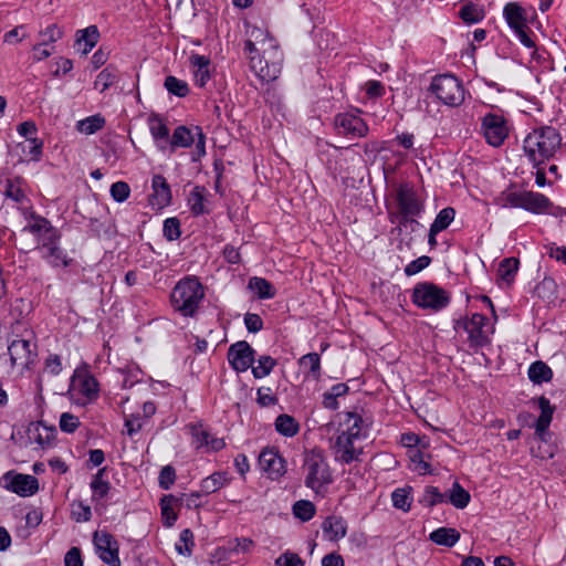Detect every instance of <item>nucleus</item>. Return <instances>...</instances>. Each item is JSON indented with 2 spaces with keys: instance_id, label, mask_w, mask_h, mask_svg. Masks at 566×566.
Wrapping results in <instances>:
<instances>
[{
  "instance_id": "nucleus-21",
  "label": "nucleus",
  "mask_w": 566,
  "mask_h": 566,
  "mask_svg": "<svg viewBox=\"0 0 566 566\" xmlns=\"http://www.w3.org/2000/svg\"><path fill=\"white\" fill-rule=\"evenodd\" d=\"M503 17L513 32L528 27L526 11L517 2L506 3L503 9Z\"/></svg>"
},
{
  "instance_id": "nucleus-31",
  "label": "nucleus",
  "mask_w": 566,
  "mask_h": 566,
  "mask_svg": "<svg viewBox=\"0 0 566 566\" xmlns=\"http://www.w3.org/2000/svg\"><path fill=\"white\" fill-rule=\"evenodd\" d=\"M538 408L541 409V415L535 422V429L536 431L543 432L545 429L549 428V424L553 420L555 406L551 403L548 398L541 396L538 398Z\"/></svg>"
},
{
  "instance_id": "nucleus-27",
  "label": "nucleus",
  "mask_w": 566,
  "mask_h": 566,
  "mask_svg": "<svg viewBox=\"0 0 566 566\" xmlns=\"http://www.w3.org/2000/svg\"><path fill=\"white\" fill-rule=\"evenodd\" d=\"M429 538L437 545L452 547L459 542L460 533L455 528L439 527L430 533Z\"/></svg>"
},
{
  "instance_id": "nucleus-17",
  "label": "nucleus",
  "mask_w": 566,
  "mask_h": 566,
  "mask_svg": "<svg viewBox=\"0 0 566 566\" xmlns=\"http://www.w3.org/2000/svg\"><path fill=\"white\" fill-rule=\"evenodd\" d=\"M488 317L480 313H474L463 322V328L468 333L470 347L482 348L490 344V338L484 331Z\"/></svg>"
},
{
  "instance_id": "nucleus-41",
  "label": "nucleus",
  "mask_w": 566,
  "mask_h": 566,
  "mask_svg": "<svg viewBox=\"0 0 566 566\" xmlns=\"http://www.w3.org/2000/svg\"><path fill=\"white\" fill-rule=\"evenodd\" d=\"M411 491V486L396 489L391 494L394 507L401 510L403 512H409L411 510L412 502V497L410 496Z\"/></svg>"
},
{
  "instance_id": "nucleus-38",
  "label": "nucleus",
  "mask_w": 566,
  "mask_h": 566,
  "mask_svg": "<svg viewBox=\"0 0 566 566\" xmlns=\"http://www.w3.org/2000/svg\"><path fill=\"white\" fill-rule=\"evenodd\" d=\"M24 179L22 177L9 178L6 180L4 196L14 202L22 203L27 196L22 189Z\"/></svg>"
},
{
  "instance_id": "nucleus-2",
  "label": "nucleus",
  "mask_w": 566,
  "mask_h": 566,
  "mask_svg": "<svg viewBox=\"0 0 566 566\" xmlns=\"http://www.w3.org/2000/svg\"><path fill=\"white\" fill-rule=\"evenodd\" d=\"M562 145L559 132L552 126L534 128L523 140V150L533 167L554 158Z\"/></svg>"
},
{
  "instance_id": "nucleus-61",
  "label": "nucleus",
  "mask_w": 566,
  "mask_h": 566,
  "mask_svg": "<svg viewBox=\"0 0 566 566\" xmlns=\"http://www.w3.org/2000/svg\"><path fill=\"white\" fill-rule=\"evenodd\" d=\"M80 427V420L70 412H63L60 417V429L66 433H73Z\"/></svg>"
},
{
  "instance_id": "nucleus-10",
  "label": "nucleus",
  "mask_w": 566,
  "mask_h": 566,
  "mask_svg": "<svg viewBox=\"0 0 566 566\" xmlns=\"http://www.w3.org/2000/svg\"><path fill=\"white\" fill-rule=\"evenodd\" d=\"M61 234L56 238H40L38 250L41 258L53 269L70 268L75 260L60 244Z\"/></svg>"
},
{
  "instance_id": "nucleus-25",
  "label": "nucleus",
  "mask_w": 566,
  "mask_h": 566,
  "mask_svg": "<svg viewBox=\"0 0 566 566\" xmlns=\"http://www.w3.org/2000/svg\"><path fill=\"white\" fill-rule=\"evenodd\" d=\"M195 137L196 132L193 128L191 129L184 125L178 126L169 139L170 153H174L177 148L190 147L195 143Z\"/></svg>"
},
{
  "instance_id": "nucleus-33",
  "label": "nucleus",
  "mask_w": 566,
  "mask_h": 566,
  "mask_svg": "<svg viewBox=\"0 0 566 566\" xmlns=\"http://www.w3.org/2000/svg\"><path fill=\"white\" fill-rule=\"evenodd\" d=\"M527 375L532 382L541 385L552 380L553 370L546 363L536 360L528 367Z\"/></svg>"
},
{
  "instance_id": "nucleus-45",
  "label": "nucleus",
  "mask_w": 566,
  "mask_h": 566,
  "mask_svg": "<svg viewBox=\"0 0 566 566\" xmlns=\"http://www.w3.org/2000/svg\"><path fill=\"white\" fill-rule=\"evenodd\" d=\"M105 118L102 115L96 114L78 120L76 127L81 133L92 135L101 130L105 126Z\"/></svg>"
},
{
  "instance_id": "nucleus-8",
  "label": "nucleus",
  "mask_w": 566,
  "mask_h": 566,
  "mask_svg": "<svg viewBox=\"0 0 566 566\" xmlns=\"http://www.w3.org/2000/svg\"><path fill=\"white\" fill-rule=\"evenodd\" d=\"M429 90L441 103L448 106H459L464 101L462 82L452 74L434 76Z\"/></svg>"
},
{
  "instance_id": "nucleus-58",
  "label": "nucleus",
  "mask_w": 566,
  "mask_h": 566,
  "mask_svg": "<svg viewBox=\"0 0 566 566\" xmlns=\"http://www.w3.org/2000/svg\"><path fill=\"white\" fill-rule=\"evenodd\" d=\"M176 481V470L171 465H165L158 476V483L160 489L169 490Z\"/></svg>"
},
{
  "instance_id": "nucleus-42",
  "label": "nucleus",
  "mask_w": 566,
  "mask_h": 566,
  "mask_svg": "<svg viewBox=\"0 0 566 566\" xmlns=\"http://www.w3.org/2000/svg\"><path fill=\"white\" fill-rule=\"evenodd\" d=\"M446 501V494L441 493L438 488L432 485H427L423 490V493L418 499L419 504H421L424 507H432Z\"/></svg>"
},
{
  "instance_id": "nucleus-43",
  "label": "nucleus",
  "mask_w": 566,
  "mask_h": 566,
  "mask_svg": "<svg viewBox=\"0 0 566 566\" xmlns=\"http://www.w3.org/2000/svg\"><path fill=\"white\" fill-rule=\"evenodd\" d=\"M470 500H471L470 493L463 486H461V484L458 481H455L452 484V488L450 490V494H449L450 503L454 507L462 510L468 506V504L470 503Z\"/></svg>"
},
{
  "instance_id": "nucleus-18",
  "label": "nucleus",
  "mask_w": 566,
  "mask_h": 566,
  "mask_svg": "<svg viewBox=\"0 0 566 566\" xmlns=\"http://www.w3.org/2000/svg\"><path fill=\"white\" fill-rule=\"evenodd\" d=\"M11 366L25 367L32 361L31 343L27 339H14L8 346Z\"/></svg>"
},
{
  "instance_id": "nucleus-26",
  "label": "nucleus",
  "mask_w": 566,
  "mask_h": 566,
  "mask_svg": "<svg viewBox=\"0 0 566 566\" xmlns=\"http://www.w3.org/2000/svg\"><path fill=\"white\" fill-rule=\"evenodd\" d=\"M107 471V468H101L94 475L90 483L91 490H92V500L93 501H99L105 499L109 490L112 488L109 481H107L104 475Z\"/></svg>"
},
{
  "instance_id": "nucleus-12",
  "label": "nucleus",
  "mask_w": 566,
  "mask_h": 566,
  "mask_svg": "<svg viewBox=\"0 0 566 566\" xmlns=\"http://www.w3.org/2000/svg\"><path fill=\"white\" fill-rule=\"evenodd\" d=\"M93 543L98 557L109 566H120L119 544L108 532H95Z\"/></svg>"
},
{
  "instance_id": "nucleus-39",
  "label": "nucleus",
  "mask_w": 566,
  "mask_h": 566,
  "mask_svg": "<svg viewBox=\"0 0 566 566\" xmlns=\"http://www.w3.org/2000/svg\"><path fill=\"white\" fill-rule=\"evenodd\" d=\"M205 193H206V188L201 187V186H196L190 191V195L188 198V205H189L191 213L196 217L208 212L206 209V206H205V201H206Z\"/></svg>"
},
{
  "instance_id": "nucleus-40",
  "label": "nucleus",
  "mask_w": 566,
  "mask_h": 566,
  "mask_svg": "<svg viewBox=\"0 0 566 566\" xmlns=\"http://www.w3.org/2000/svg\"><path fill=\"white\" fill-rule=\"evenodd\" d=\"M520 261L516 258H505L500 262L497 274L507 285L512 284L518 271Z\"/></svg>"
},
{
  "instance_id": "nucleus-56",
  "label": "nucleus",
  "mask_w": 566,
  "mask_h": 566,
  "mask_svg": "<svg viewBox=\"0 0 566 566\" xmlns=\"http://www.w3.org/2000/svg\"><path fill=\"white\" fill-rule=\"evenodd\" d=\"M145 420L140 413H132L125 416V429L129 437L137 434L144 427Z\"/></svg>"
},
{
  "instance_id": "nucleus-6",
  "label": "nucleus",
  "mask_w": 566,
  "mask_h": 566,
  "mask_svg": "<svg viewBox=\"0 0 566 566\" xmlns=\"http://www.w3.org/2000/svg\"><path fill=\"white\" fill-rule=\"evenodd\" d=\"M412 302L420 308L439 312L450 303V294L432 282L417 283L412 291Z\"/></svg>"
},
{
  "instance_id": "nucleus-59",
  "label": "nucleus",
  "mask_w": 566,
  "mask_h": 566,
  "mask_svg": "<svg viewBox=\"0 0 566 566\" xmlns=\"http://www.w3.org/2000/svg\"><path fill=\"white\" fill-rule=\"evenodd\" d=\"M431 263V258L428 255H421L418 259L411 261L405 268V274L407 276H412L428 268Z\"/></svg>"
},
{
  "instance_id": "nucleus-32",
  "label": "nucleus",
  "mask_w": 566,
  "mask_h": 566,
  "mask_svg": "<svg viewBox=\"0 0 566 566\" xmlns=\"http://www.w3.org/2000/svg\"><path fill=\"white\" fill-rule=\"evenodd\" d=\"M33 428H29V434H33V440L41 447H49L55 438L56 430L54 427H48L42 422L33 423Z\"/></svg>"
},
{
  "instance_id": "nucleus-55",
  "label": "nucleus",
  "mask_w": 566,
  "mask_h": 566,
  "mask_svg": "<svg viewBox=\"0 0 566 566\" xmlns=\"http://www.w3.org/2000/svg\"><path fill=\"white\" fill-rule=\"evenodd\" d=\"M459 15L467 23H476L483 19L482 10L472 3L463 6Z\"/></svg>"
},
{
  "instance_id": "nucleus-44",
  "label": "nucleus",
  "mask_w": 566,
  "mask_h": 566,
  "mask_svg": "<svg viewBox=\"0 0 566 566\" xmlns=\"http://www.w3.org/2000/svg\"><path fill=\"white\" fill-rule=\"evenodd\" d=\"M118 71L115 66L108 65L99 72L94 82L95 88L105 92L117 81Z\"/></svg>"
},
{
  "instance_id": "nucleus-29",
  "label": "nucleus",
  "mask_w": 566,
  "mask_h": 566,
  "mask_svg": "<svg viewBox=\"0 0 566 566\" xmlns=\"http://www.w3.org/2000/svg\"><path fill=\"white\" fill-rule=\"evenodd\" d=\"M249 290L254 292L259 300H270L275 296V287L264 277L253 276L248 283Z\"/></svg>"
},
{
  "instance_id": "nucleus-36",
  "label": "nucleus",
  "mask_w": 566,
  "mask_h": 566,
  "mask_svg": "<svg viewBox=\"0 0 566 566\" xmlns=\"http://www.w3.org/2000/svg\"><path fill=\"white\" fill-rule=\"evenodd\" d=\"M274 426L275 430L284 437H294L300 431V424L296 419L286 413L277 416Z\"/></svg>"
},
{
  "instance_id": "nucleus-1",
  "label": "nucleus",
  "mask_w": 566,
  "mask_h": 566,
  "mask_svg": "<svg viewBox=\"0 0 566 566\" xmlns=\"http://www.w3.org/2000/svg\"><path fill=\"white\" fill-rule=\"evenodd\" d=\"M244 42L250 69L262 81H274L281 73L283 55L277 41L266 30L253 27Z\"/></svg>"
},
{
  "instance_id": "nucleus-5",
  "label": "nucleus",
  "mask_w": 566,
  "mask_h": 566,
  "mask_svg": "<svg viewBox=\"0 0 566 566\" xmlns=\"http://www.w3.org/2000/svg\"><path fill=\"white\" fill-rule=\"evenodd\" d=\"M396 202L398 207L399 226L406 227L408 223L420 226L415 219L422 213L424 206L418 198L417 191L409 182L400 184L396 190Z\"/></svg>"
},
{
  "instance_id": "nucleus-4",
  "label": "nucleus",
  "mask_w": 566,
  "mask_h": 566,
  "mask_svg": "<svg viewBox=\"0 0 566 566\" xmlns=\"http://www.w3.org/2000/svg\"><path fill=\"white\" fill-rule=\"evenodd\" d=\"M303 471L305 473V485L315 493H319L322 489L333 482L329 464L321 449L315 448L305 452Z\"/></svg>"
},
{
  "instance_id": "nucleus-19",
  "label": "nucleus",
  "mask_w": 566,
  "mask_h": 566,
  "mask_svg": "<svg viewBox=\"0 0 566 566\" xmlns=\"http://www.w3.org/2000/svg\"><path fill=\"white\" fill-rule=\"evenodd\" d=\"M211 60L206 55L192 54L190 56V66L193 73V81L198 87H205L211 78Z\"/></svg>"
},
{
  "instance_id": "nucleus-7",
  "label": "nucleus",
  "mask_w": 566,
  "mask_h": 566,
  "mask_svg": "<svg viewBox=\"0 0 566 566\" xmlns=\"http://www.w3.org/2000/svg\"><path fill=\"white\" fill-rule=\"evenodd\" d=\"M497 202L503 208H521L535 214L544 213L545 208L551 206V200L545 195L526 190L503 192Z\"/></svg>"
},
{
  "instance_id": "nucleus-34",
  "label": "nucleus",
  "mask_w": 566,
  "mask_h": 566,
  "mask_svg": "<svg viewBox=\"0 0 566 566\" xmlns=\"http://www.w3.org/2000/svg\"><path fill=\"white\" fill-rule=\"evenodd\" d=\"M148 125H149V130H150L153 138L155 139V142L158 143V146L161 149H164V147L160 146L159 143H161V142L168 143L169 142V129H168L167 125L165 124L164 119L159 115L153 114L148 118Z\"/></svg>"
},
{
  "instance_id": "nucleus-28",
  "label": "nucleus",
  "mask_w": 566,
  "mask_h": 566,
  "mask_svg": "<svg viewBox=\"0 0 566 566\" xmlns=\"http://www.w3.org/2000/svg\"><path fill=\"white\" fill-rule=\"evenodd\" d=\"M34 223L24 228V231H29L32 234H40L41 238H56L61 234L60 231L54 228L51 222L41 216H33Z\"/></svg>"
},
{
  "instance_id": "nucleus-46",
  "label": "nucleus",
  "mask_w": 566,
  "mask_h": 566,
  "mask_svg": "<svg viewBox=\"0 0 566 566\" xmlns=\"http://www.w3.org/2000/svg\"><path fill=\"white\" fill-rule=\"evenodd\" d=\"M256 363H258L256 366L252 365V367H251L252 374H253L254 378H256V379H261V378L269 376L271 374V371L274 369V367L276 366V360L269 355L260 356L258 358Z\"/></svg>"
},
{
  "instance_id": "nucleus-16",
  "label": "nucleus",
  "mask_w": 566,
  "mask_h": 566,
  "mask_svg": "<svg viewBox=\"0 0 566 566\" xmlns=\"http://www.w3.org/2000/svg\"><path fill=\"white\" fill-rule=\"evenodd\" d=\"M356 439L338 432L332 443V450L335 455V461L340 462L343 464H349L354 461H360L363 448L356 447Z\"/></svg>"
},
{
  "instance_id": "nucleus-37",
  "label": "nucleus",
  "mask_w": 566,
  "mask_h": 566,
  "mask_svg": "<svg viewBox=\"0 0 566 566\" xmlns=\"http://www.w3.org/2000/svg\"><path fill=\"white\" fill-rule=\"evenodd\" d=\"M77 389L88 401L95 400L98 397V382L91 374H85L78 377Z\"/></svg>"
},
{
  "instance_id": "nucleus-24",
  "label": "nucleus",
  "mask_w": 566,
  "mask_h": 566,
  "mask_svg": "<svg viewBox=\"0 0 566 566\" xmlns=\"http://www.w3.org/2000/svg\"><path fill=\"white\" fill-rule=\"evenodd\" d=\"M340 427H345V429L338 430L339 433L359 440L363 437L364 419L357 412H346Z\"/></svg>"
},
{
  "instance_id": "nucleus-11",
  "label": "nucleus",
  "mask_w": 566,
  "mask_h": 566,
  "mask_svg": "<svg viewBox=\"0 0 566 566\" xmlns=\"http://www.w3.org/2000/svg\"><path fill=\"white\" fill-rule=\"evenodd\" d=\"M3 486L22 497L32 496L39 491V480L30 474L6 472L2 478Z\"/></svg>"
},
{
  "instance_id": "nucleus-22",
  "label": "nucleus",
  "mask_w": 566,
  "mask_h": 566,
  "mask_svg": "<svg viewBox=\"0 0 566 566\" xmlns=\"http://www.w3.org/2000/svg\"><path fill=\"white\" fill-rule=\"evenodd\" d=\"M322 530L327 539L337 542L347 534V523L342 516H327L322 523Z\"/></svg>"
},
{
  "instance_id": "nucleus-63",
  "label": "nucleus",
  "mask_w": 566,
  "mask_h": 566,
  "mask_svg": "<svg viewBox=\"0 0 566 566\" xmlns=\"http://www.w3.org/2000/svg\"><path fill=\"white\" fill-rule=\"evenodd\" d=\"M202 492H192L190 494L182 493L180 495V506H185L188 510L199 509L201 506Z\"/></svg>"
},
{
  "instance_id": "nucleus-54",
  "label": "nucleus",
  "mask_w": 566,
  "mask_h": 566,
  "mask_svg": "<svg viewBox=\"0 0 566 566\" xmlns=\"http://www.w3.org/2000/svg\"><path fill=\"white\" fill-rule=\"evenodd\" d=\"M181 224L178 218L171 217L164 221L163 233L168 241H175L181 235Z\"/></svg>"
},
{
  "instance_id": "nucleus-23",
  "label": "nucleus",
  "mask_w": 566,
  "mask_h": 566,
  "mask_svg": "<svg viewBox=\"0 0 566 566\" xmlns=\"http://www.w3.org/2000/svg\"><path fill=\"white\" fill-rule=\"evenodd\" d=\"M300 367L306 378L318 381L322 378L321 356L317 353H308L298 359Z\"/></svg>"
},
{
  "instance_id": "nucleus-15",
  "label": "nucleus",
  "mask_w": 566,
  "mask_h": 566,
  "mask_svg": "<svg viewBox=\"0 0 566 566\" xmlns=\"http://www.w3.org/2000/svg\"><path fill=\"white\" fill-rule=\"evenodd\" d=\"M259 465L271 480H277L286 473V461L275 447H266L260 452Z\"/></svg>"
},
{
  "instance_id": "nucleus-64",
  "label": "nucleus",
  "mask_w": 566,
  "mask_h": 566,
  "mask_svg": "<svg viewBox=\"0 0 566 566\" xmlns=\"http://www.w3.org/2000/svg\"><path fill=\"white\" fill-rule=\"evenodd\" d=\"M192 437L195 439L196 448L200 449L207 447L210 439V433L201 426H193L191 430Z\"/></svg>"
},
{
  "instance_id": "nucleus-51",
  "label": "nucleus",
  "mask_w": 566,
  "mask_h": 566,
  "mask_svg": "<svg viewBox=\"0 0 566 566\" xmlns=\"http://www.w3.org/2000/svg\"><path fill=\"white\" fill-rule=\"evenodd\" d=\"M71 517L77 523L87 522L92 517V510L82 501H73L71 503Z\"/></svg>"
},
{
  "instance_id": "nucleus-47",
  "label": "nucleus",
  "mask_w": 566,
  "mask_h": 566,
  "mask_svg": "<svg viewBox=\"0 0 566 566\" xmlns=\"http://www.w3.org/2000/svg\"><path fill=\"white\" fill-rule=\"evenodd\" d=\"M293 514L295 517L301 520L302 522H307L315 515L316 509L315 505L307 500H300L294 503L292 507Z\"/></svg>"
},
{
  "instance_id": "nucleus-13",
  "label": "nucleus",
  "mask_w": 566,
  "mask_h": 566,
  "mask_svg": "<svg viewBox=\"0 0 566 566\" xmlns=\"http://www.w3.org/2000/svg\"><path fill=\"white\" fill-rule=\"evenodd\" d=\"M360 111L339 113L335 116V126L339 134L361 138L367 136L369 127L360 117Z\"/></svg>"
},
{
  "instance_id": "nucleus-9",
  "label": "nucleus",
  "mask_w": 566,
  "mask_h": 566,
  "mask_svg": "<svg viewBox=\"0 0 566 566\" xmlns=\"http://www.w3.org/2000/svg\"><path fill=\"white\" fill-rule=\"evenodd\" d=\"M481 132L486 143L492 147H501L509 137L507 119L500 114L488 113L482 117Z\"/></svg>"
},
{
  "instance_id": "nucleus-62",
  "label": "nucleus",
  "mask_w": 566,
  "mask_h": 566,
  "mask_svg": "<svg viewBox=\"0 0 566 566\" xmlns=\"http://www.w3.org/2000/svg\"><path fill=\"white\" fill-rule=\"evenodd\" d=\"M256 402L261 407H270L277 403V397L272 394L271 388L261 387L256 391Z\"/></svg>"
},
{
  "instance_id": "nucleus-50",
  "label": "nucleus",
  "mask_w": 566,
  "mask_h": 566,
  "mask_svg": "<svg viewBox=\"0 0 566 566\" xmlns=\"http://www.w3.org/2000/svg\"><path fill=\"white\" fill-rule=\"evenodd\" d=\"M193 546V533L189 528L182 530L180 532L179 539L176 543L177 552L184 556H190Z\"/></svg>"
},
{
  "instance_id": "nucleus-14",
  "label": "nucleus",
  "mask_w": 566,
  "mask_h": 566,
  "mask_svg": "<svg viewBox=\"0 0 566 566\" xmlns=\"http://www.w3.org/2000/svg\"><path fill=\"white\" fill-rule=\"evenodd\" d=\"M255 350L245 340L232 344L228 349V361L237 373H244L255 361Z\"/></svg>"
},
{
  "instance_id": "nucleus-48",
  "label": "nucleus",
  "mask_w": 566,
  "mask_h": 566,
  "mask_svg": "<svg viewBox=\"0 0 566 566\" xmlns=\"http://www.w3.org/2000/svg\"><path fill=\"white\" fill-rule=\"evenodd\" d=\"M454 217L455 210L452 207L443 208L436 216L430 227L439 232H442L443 230L448 229V227L454 220Z\"/></svg>"
},
{
  "instance_id": "nucleus-60",
  "label": "nucleus",
  "mask_w": 566,
  "mask_h": 566,
  "mask_svg": "<svg viewBox=\"0 0 566 566\" xmlns=\"http://www.w3.org/2000/svg\"><path fill=\"white\" fill-rule=\"evenodd\" d=\"M130 195V188L125 181H116L111 186V196L116 202H124Z\"/></svg>"
},
{
  "instance_id": "nucleus-35",
  "label": "nucleus",
  "mask_w": 566,
  "mask_h": 566,
  "mask_svg": "<svg viewBox=\"0 0 566 566\" xmlns=\"http://www.w3.org/2000/svg\"><path fill=\"white\" fill-rule=\"evenodd\" d=\"M99 31L96 25H90L83 30H78L76 33V43L78 45L84 42V48L82 49L83 54H87L98 42Z\"/></svg>"
},
{
  "instance_id": "nucleus-52",
  "label": "nucleus",
  "mask_w": 566,
  "mask_h": 566,
  "mask_svg": "<svg viewBox=\"0 0 566 566\" xmlns=\"http://www.w3.org/2000/svg\"><path fill=\"white\" fill-rule=\"evenodd\" d=\"M22 153L30 157L31 160L38 161L42 155L43 142L38 138H29L20 144Z\"/></svg>"
},
{
  "instance_id": "nucleus-49",
  "label": "nucleus",
  "mask_w": 566,
  "mask_h": 566,
  "mask_svg": "<svg viewBox=\"0 0 566 566\" xmlns=\"http://www.w3.org/2000/svg\"><path fill=\"white\" fill-rule=\"evenodd\" d=\"M164 86L170 94H174L178 97H185L189 93L188 84L172 75H169L165 78Z\"/></svg>"
},
{
  "instance_id": "nucleus-3",
  "label": "nucleus",
  "mask_w": 566,
  "mask_h": 566,
  "mask_svg": "<svg viewBox=\"0 0 566 566\" xmlns=\"http://www.w3.org/2000/svg\"><path fill=\"white\" fill-rule=\"evenodd\" d=\"M205 286L197 276L188 275L177 282L170 293V304L182 317L197 316L205 300Z\"/></svg>"
},
{
  "instance_id": "nucleus-30",
  "label": "nucleus",
  "mask_w": 566,
  "mask_h": 566,
  "mask_svg": "<svg viewBox=\"0 0 566 566\" xmlns=\"http://www.w3.org/2000/svg\"><path fill=\"white\" fill-rule=\"evenodd\" d=\"M230 483L227 472H213L200 482V489L203 494H211Z\"/></svg>"
},
{
  "instance_id": "nucleus-53",
  "label": "nucleus",
  "mask_w": 566,
  "mask_h": 566,
  "mask_svg": "<svg viewBox=\"0 0 566 566\" xmlns=\"http://www.w3.org/2000/svg\"><path fill=\"white\" fill-rule=\"evenodd\" d=\"M409 453L410 461L415 464V471L421 475L432 473L431 464L424 460V454L420 450L413 449Z\"/></svg>"
},
{
  "instance_id": "nucleus-57",
  "label": "nucleus",
  "mask_w": 566,
  "mask_h": 566,
  "mask_svg": "<svg viewBox=\"0 0 566 566\" xmlns=\"http://www.w3.org/2000/svg\"><path fill=\"white\" fill-rule=\"evenodd\" d=\"M63 36L62 29L53 23L48 25L43 31L40 32L41 43L49 45L50 43L56 42Z\"/></svg>"
},
{
  "instance_id": "nucleus-20",
  "label": "nucleus",
  "mask_w": 566,
  "mask_h": 566,
  "mask_svg": "<svg viewBox=\"0 0 566 566\" xmlns=\"http://www.w3.org/2000/svg\"><path fill=\"white\" fill-rule=\"evenodd\" d=\"M151 189L153 195L150 202L154 206H158L159 208H164L170 205L171 202V189L166 178L163 175H155L151 179Z\"/></svg>"
}]
</instances>
